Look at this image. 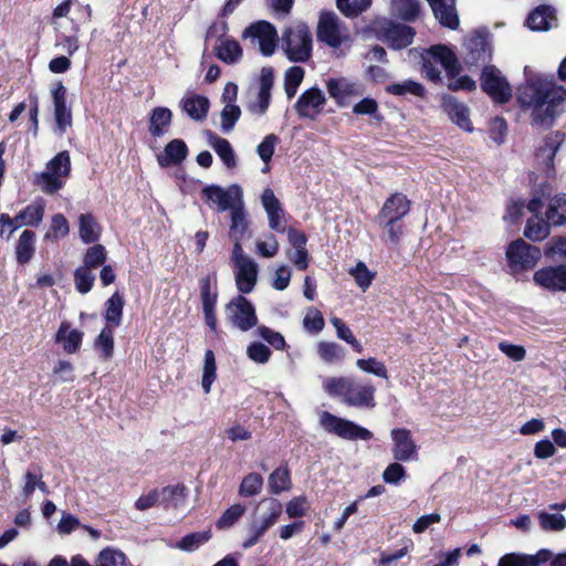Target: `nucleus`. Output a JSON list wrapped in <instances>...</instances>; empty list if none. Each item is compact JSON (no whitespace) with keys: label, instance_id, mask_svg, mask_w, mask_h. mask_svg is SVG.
Listing matches in <instances>:
<instances>
[{"label":"nucleus","instance_id":"nucleus-1","mask_svg":"<svg viewBox=\"0 0 566 566\" xmlns=\"http://www.w3.org/2000/svg\"><path fill=\"white\" fill-rule=\"evenodd\" d=\"M566 90L541 76L528 78L517 88V103L524 111L532 108L533 126L549 128L563 113Z\"/></svg>","mask_w":566,"mask_h":566},{"label":"nucleus","instance_id":"nucleus-2","mask_svg":"<svg viewBox=\"0 0 566 566\" xmlns=\"http://www.w3.org/2000/svg\"><path fill=\"white\" fill-rule=\"evenodd\" d=\"M412 202L399 191L391 193L375 217L377 226L384 230L392 245H399L405 232L403 219L411 210Z\"/></svg>","mask_w":566,"mask_h":566},{"label":"nucleus","instance_id":"nucleus-3","mask_svg":"<svg viewBox=\"0 0 566 566\" xmlns=\"http://www.w3.org/2000/svg\"><path fill=\"white\" fill-rule=\"evenodd\" d=\"M282 50L291 62L305 63L312 57L313 38L306 23L286 28L282 35Z\"/></svg>","mask_w":566,"mask_h":566},{"label":"nucleus","instance_id":"nucleus-4","mask_svg":"<svg viewBox=\"0 0 566 566\" xmlns=\"http://www.w3.org/2000/svg\"><path fill=\"white\" fill-rule=\"evenodd\" d=\"M505 256L512 274L533 270L541 260V249L518 238L509 243Z\"/></svg>","mask_w":566,"mask_h":566},{"label":"nucleus","instance_id":"nucleus-5","mask_svg":"<svg viewBox=\"0 0 566 566\" xmlns=\"http://www.w3.org/2000/svg\"><path fill=\"white\" fill-rule=\"evenodd\" d=\"M198 285L205 323L209 329L217 335V303L219 297L217 272L200 277Z\"/></svg>","mask_w":566,"mask_h":566},{"label":"nucleus","instance_id":"nucleus-6","mask_svg":"<svg viewBox=\"0 0 566 566\" xmlns=\"http://www.w3.org/2000/svg\"><path fill=\"white\" fill-rule=\"evenodd\" d=\"M566 139L565 133L554 130L546 135L543 144L537 146L534 151L537 168L541 169L546 179H555V156Z\"/></svg>","mask_w":566,"mask_h":566},{"label":"nucleus","instance_id":"nucleus-7","mask_svg":"<svg viewBox=\"0 0 566 566\" xmlns=\"http://www.w3.org/2000/svg\"><path fill=\"white\" fill-rule=\"evenodd\" d=\"M481 90L495 103L506 104L512 99L513 91L509 81L494 65H485L480 76Z\"/></svg>","mask_w":566,"mask_h":566},{"label":"nucleus","instance_id":"nucleus-8","mask_svg":"<svg viewBox=\"0 0 566 566\" xmlns=\"http://www.w3.org/2000/svg\"><path fill=\"white\" fill-rule=\"evenodd\" d=\"M321 424L329 433H333L345 440H363L373 439V432L368 429L355 423L354 421L339 418L328 411L321 415Z\"/></svg>","mask_w":566,"mask_h":566},{"label":"nucleus","instance_id":"nucleus-9","mask_svg":"<svg viewBox=\"0 0 566 566\" xmlns=\"http://www.w3.org/2000/svg\"><path fill=\"white\" fill-rule=\"evenodd\" d=\"M228 322L242 332H248L258 325V316L253 304L244 296L237 295L226 304Z\"/></svg>","mask_w":566,"mask_h":566},{"label":"nucleus","instance_id":"nucleus-10","mask_svg":"<svg viewBox=\"0 0 566 566\" xmlns=\"http://www.w3.org/2000/svg\"><path fill=\"white\" fill-rule=\"evenodd\" d=\"M201 193L207 201L217 205L219 212L232 211L235 205L243 202L242 188L237 184L230 185L227 189L218 185H209L202 189Z\"/></svg>","mask_w":566,"mask_h":566},{"label":"nucleus","instance_id":"nucleus-11","mask_svg":"<svg viewBox=\"0 0 566 566\" xmlns=\"http://www.w3.org/2000/svg\"><path fill=\"white\" fill-rule=\"evenodd\" d=\"M242 39L258 40L261 53L271 56L275 51L279 35L272 23L261 20L247 27L242 32Z\"/></svg>","mask_w":566,"mask_h":566},{"label":"nucleus","instance_id":"nucleus-12","mask_svg":"<svg viewBox=\"0 0 566 566\" xmlns=\"http://www.w3.org/2000/svg\"><path fill=\"white\" fill-rule=\"evenodd\" d=\"M316 36L319 42L333 49H338L343 42L349 38L347 34H342L340 20L333 11H324L321 13Z\"/></svg>","mask_w":566,"mask_h":566},{"label":"nucleus","instance_id":"nucleus-13","mask_svg":"<svg viewBox=\"0 0 566 566\" xmlns=\"http://www.w3.org/2000/svg\"><path fill=\"white\" fill-rule=\"evenodd\" d=\"M465 62L470 66L490 65L492 59V48L489 40V33L474 32L468 40Z\"/></svg>","mask_w":566,"mask_h":566},{"label":"nucleus","instance_id":"nucleus-14","mask_svg":"<svg viewBox=\"0 0 566 566\" xmlns=\"http://www.w3.org/2000/svg\"><path fill=\"white\" fill-rule=\"evenodd\" d=\"M390 436L394 442L391 452L396 461L408 462L417 459L418 447L409 429L395 428Z\"/></svg>","mask_w":566,"mask_h":566},{"label":"nucleus","instance_id":"nucleus-15","mask_svg":"<svg viewBox=\"0 0 566 566\" xmlns=\"http://www.w3.org/2000/svg\"><path fill=\"white\" fill-rule=\"evenodd\" d=\"M326 103L324 93L318 87L304 91L297 98L294 108L301 118L315 119Z\"/></svg>","mask_w":566,"mask_h":566},{"label":"nucleus","instance_id":"nucleus-16","mask_svg":"<svg viewBox=\"0 0 566 566\" xmlns=\"http://www.w3.org/2000/svg\"><path fill=\"white\" fill-rule=\"evenodd\" d=\"M441 108L450 120L464 132H473L469 107L451 94H442Z\"/></svg>","mask_w":566,"mask_h":566},{"label":"nucleus","instance_id":"nucleus-17","mask_svg":"<svg viewBox=\"0 0 566 566\" xmlns=\"http://www.w3.org/2000/svg\"><path fill=\"white\" fill-rule=\"evenodd\" d=\"M66 95V87L61 81L57 82L52 90V98L55 124L61 133H65L66 128L71 127L73 122L72 109L67 106Z\"/></svg>","mask_w":566,"mask_h":566},{"label":"nucleus","instance_id":"nucleus-18","mask_svg":"<svg viewBox=\"0 0 566 566\" xmlns=\"http://www.w3.org/2000/svg\"><path fill=\"white\" fill-rule=\"evenodd\" d=\"M262 206L268 214L269 227L271 230L283 233L286 230L284 220V210L280 200L271 188H265L261 195Z\"/></svg>","mask_w":566,"mask_h":566},{"label":"nucleus","instance_id":"nucleus-19","mask_svg":"<svg viewBox=\"0 0 566 566\" xmlns=\"http://www.w3.org/2000/svg\"><path fill=\"white\" fill-rule=\"evenodd\" d=\"M274 84V72L272 67H263L260 76V88L254 102L249 103L248 109L252 114L262 116L271 104V91Z\"/></svg>","mask_w":566,"mask_h":566},{"label":"nucleus","instance_id":"nucleus-20","mask_svg":"<svg viewBox=\"0 0 566 566\" xmlns=\"http://www.w3.org/2000/svg\"><path fill=\"white\" fill-rule=\"evenodd\" d=\"M424 54L433 62L440 63L446 70L447 76L455 78L461 73V65L457 54L444 44H434L426 50Z\"/></svg>","mask_w":566,"mask_h":566},{"label":"nucleus","instance_id":"nucleus-21","mask_svg":"<svg viewBox=\"0 0 566 566\" xmlns=\"http://www.w3.org/2000/svg\"><path fill=\"white\" fill-rule=\"evenodd\" d=\"M534 282L549 291L566 292V265L546 266L534 273Z\"/></svg>","mask_w":566,"mask_h":566},{"label":"nucleus","instance_id":"nucleus-22","mask_svg":"<svg viewBox=\"0 0 566 566\" xmlns=\"http://www.w3.org/2000/svg\"><path fill=\"white\" fill-rule=\"evenodd\" d=\"M415 36V28L403 23L390 22L384 28V38L392 50L406 49L413 42Z\"/></svg>","mask_w":566,"mask_h":566},{"label":"nucleus","instance_id":"nucleus-23","mask_svg":"<svg viewBox=\"0 0 566 566\" xmlns=\"http://www.w3.org/2000/svg\"><path fill=\"white\" fill-rule=\"evenodd\" d=\"M376 388L371 382L358 384L353 379L344 402L352 407L374 408Z\"/></svg>","mask_w":566,"mask_h":566},{"label":"nucleus","instance_id":"nucleus-24","mask_svg":"<svg viewBox=\"0 0 566 566\" xmlns=\"http://www.w3.org/2000/svg\"><path fill=\"white\" fill-rule=\"evenodd\" d=\"M438 22L450 30L460 25L455 0H427Z\"/></svg>","mask_w":566,"mask_h":566},{"label":"nucleus","instance_id":"nucleus-25","mask_svg":"<svg viewBox=\"0 0 566 566\" xmlns=\"http://www.w3.org/2000/svg\"><path fill=\"white\" fill-rule=\"evenodd\" d=\"M557 24L556 9L549 4H541L532 10L525 25L532 31H548Z\"/></svg>","mask_w":566,"mask_h":566},{"label":"nucleus","instance_id":"nucleus-26","mask_svg":"<svg viewBox=\"0 0 566 566\" xmlns=\"http://www.w3.org/2000/svg\"><path fill=\"white\" fill-rule=\"evenodd\" d=\"M189 149L185 140L175 138L164 148V151L157 156L160 167H170L180 165L188 156Z\"/></svg>","mask_w":566,"mask_h":566},{"label":"nucleus","instance_id":"nucleus-27","mask_svg":"<svg viewBox=\"0 0 566 566\" xmlns=\"http://www.w3.org/2000/svg\"><path fill=\"white\" fill-rule=\"evenodd\" d=\"M234 279L238 291L242 294L251 293L258 282V264L252 260L234 266Z\"/></svg>","mask_w":566,"mask_h":566},{"label":"nucleus","instance_id":"nucleus-28","mask_svg":"<svg viewBox=\"0 0 566 566\" xmlns=\"http://www.w3.org/2000/svg\"><path fill=\"white\" fill-rule=\"evenodd\" d=\"M124 295L115 291L104 303L103 318L106 327L117 328L122 325L124 314Z\"/></svg>","mask_w":566,"mask_h":566},{"label":"nucleus","instance_id":"nucleus-29","mask_svg":"<svg viewBox=\"0 0 566 566\" xmlns=\"http://www.w3.org/2000/svg\"><path fill=\"white\" fill-rule=\"evenodd\" d=\"M84 338V333L80 329H71L69 322L64 321L60 324L55 334V342L62 344L66 354H75L80 350Z\"/></svg>","mask_w":566,"mask_h":566},{"label":"nucleus","instance_id":"nucleus-30","mask_svg":"<svg viewBox=\"0 0 566 566\" xmlns=\"http://www.w3.org/2000/svg\"><path fill=\"white\" fill-rule=\"evenodd\" d=\"M172 112L168 107L157 106L149 113L148 132L154 138H160L169 132Z\"/></svg>","mask_w":566,"mask_h":566},{"label":"nucleus","instance_id":"nucleus-31","mask_svg":"<svg viewBox=\"0 0 566 566\" xmlns=\"http://www.w3.org/2000/svg\"><path fill=\"white\" fill-rule=\"evenodd\" d=\"M180 107L192 120L202 122L207 118L210 102L203 95L192 94L181 99Z\"/></svg>","mask_w":566,"mask_h":566},{"label":"nucleus","instance_id":"nucleus-32","mask_svg":"<svg viewBox=\"0 0 566 566\" xmlns=\"http://www.w3.org/2000/svg\"><path fill=\"white\" fill-rule=\"evenodd\" d=\"M36 234L33 230L25 229L15 243V260L18 264H28L35 254Z\"/></svg>","mask_w":566,"mask_h":566},{"label":"nucleus","instance_id":"nucleus-33","mask_svg":"<svg viewBox=\"0 0 566 566\" xmlns=\"http://www.w3.org/2000/svg\"><path fill=\"white\" fill-rule=\"evenodd\" d=\"M229 235L231 239L237 240H244L245 238L251 237L250 221L244 210L243 202L240 205H235V207L231 211V224Z\"/></svg>","mask_w":566,"mask_h":566},{"label":"nucleus","instance_id":"nucleus-34","mask_svg":"<svg viewBox=\"0 0 566 566\" xmlns=\"http://www.w3.org/2000/svg\"><path fill=\"white\" fill-rule=\"evenodd\" d=\"M207 136L209 145L213 148L226 167L230 169L234 168L237 166V156L230 142L210 130Z\"/></svg>","mask_w":566,"mask_h":566},{"label":"nucleus","instance_id":"nucleus-35","mask_svg":"<svg viewBox=\"0 0 566 566\" xmlns=\"http://www.w3.org/2000/svg\"><path fill=\"white\" fill-rule=\"evenodd\" d=\"M216 56L226 64H235L243 56V50L240 43L232 39L226 38L219 45L214 48Z\"/></svg>","mask_w":566,"mask_h":566},{"label":"nucleus","instance_id":"nucleus-36","mask_svg":"<svg viewBox=\"0 0 566 566\" xmlns=\"http://www.w3.org/2000/svg\"><path fill=\"white\" fill-rule=\"evenodd\" d=\"M78 223V234L84 243H95L99 240L102 228L92 213H82Z\"/></svg>","mask_w":566,"mask_h":566},{"label":"nucleus","instance_id":"nucleus-37","mask_svg":"<svg viewBox=\"0 0 566 566\" xmlns=\"http://www.w3.org/2000/svg\"><path fill=\"white\" fill-rule=\"evenodd\" d=\"M552 222L548 219L541 217H533L527 219L524 228V237L533 242H541L545 240L551 233Z\"/></svg>","mask_w":566,"mask_h":566},{"label":"nucleus","instance_id":"nucleus-38","mask_svg":"<svg viewBox=\"0 0 566 566\" xmlns=\"http://www.w3.org/2000/svg\"><path fill=\"white\" fill-rule=\"evenodd\" d=\"M386 92L395 96H403L410 94L419 98H424L427 95L426 87L421 83L413 80H406L401 83H392L387 85Z\"/></svg>","mask_w":566,"mask_h":566},{"label":"nucleus","instance_id":"nucleus-39","mask_svg":"<svg viewBox=\"0 0 566 566\" xmlns=\"http://www.w3.org/2000/svg\"><path fill=\"white\" fill-rule=\"evenodd\" d=\"M392 9L396 15L406 22L417 21L421 12L419 0H392Z\"/></svg>","mask_w":566,"mask_h":566},{"label":"nucleus","instance_id":"nucleus-40","mask_svg":"<svg viewBox=\"0 0 566 566\" xmlns=\"http://www.w3.org/2000/svg\"><path fill=\"white\" fill-rule=\"evenodd\" d=\"M46 201L42 197L35 198L30 205L21 210L27 227H39L44 218Z\"/></svg>","mask_w":566,"mask_h":566},{"label":"nucleus","instance_id":"nucleus-41","mask_svg":"<svg viewBox=\"0 0 566 566\" xmlns=\"http://www.w3.org/2000/svg\"><path fill=\"white\" fill-rule=\"evenodd\" d=\"M546 218L553 226L566 223V193H558L551 199L546 210Z\"/></svg>","mask_w":566,"mask_h":566},{"label":"nucleus","instance_id":"nucleus-42","mask_svg":"<svg viewBox=\"0 0 566 566\" xmlns=\"http://www.w3.org/2000/svg\"><path fill=\"white\" fill-rule=\"evenodd\" d=\"M292 486L291 473L287 467H279L269 475V489L272 494H281Z\"/></svg>","mask_w":566,"mask_h":566},{"label":"nucleus","instance_id":"nucleus-43","mask_svg":"<svg viewBox=\"0 0 566 566\" xmlns=\"http://www.w3.org/2000/svg\"><path fill=\"white\" fill-rule=\"evenodd\" d=\"M114 329L104 326L94 340V347L104 360L111 359L114 355Z\"/></svg>","mask_w":566,"mask_h":566},{"label":"nucleus","instance_id":"nucleus-44","mask_svg":"<svg viewBox=\"0 0 566 566\" xmlns=\"http://www.w3.org/2000/svg\"><path fill=\"white\" fill-rule=\"evenodd\" d=\"M331 323L336 331V335L339 339L346 342L352 346L355 353H363L364 347L361 343L356 338L352 329L346 325V323L339 317H332Z\"/></svg>","mask_w":566,"mask_h":566},{"label":"nucleus","instance_id":"nucleus-45","mask_svg":"<svg viewBox=\"0 0 566 566\" xmlns=\"http://www.w3.org/2000/svg\"><path fill=\"white\" fill-rule=\"evenodd\" d=\"M46 171L60 176V178H66L71 174V157L67 150L57 153L46 164Z\"/></svg>","mask_w":566,"mask_h":566},{"label":"nucleus","instance_id":"nucleus-46","mask_svg":"<svg viewBox=\"0 0 566 566\" xmlns=\"http://www.w3.org/2000/svg\"><path fill=\"white\" fill-rule=\"evenodd\" d=\"M326 88L329 96L334 98L336 104L340 107L346 106L345 99L353 92V86L339 78H329L326 82Z\"/></svg>","mask_w":566,"mask_h":566},{"label":"nucleus","instance_id":"nucleus-47","mask_svg":"<svg viewBox=\"0 0 566 566\" xmlns=\"http://www.w3.org/2000/svg\"><path fill=\"white\" fill-rule=\"evenodd\" d=\"M107 260V250L103 244L95 243L94 245L86 249L83 265L86 269L95 270L103 264H105Z\"/></svg>","mask_w":566,"mask_h":566},{"label":"nucleus","instance_id":"nucleus-48","mask_svg":"<svg viewBox=\"0 0 566 566\" xmlns=\"http://www.w3.org/2000/svg\"><path fill=\"white\" fill-rule=\"evenodd\" d=\"M373 0H336L339 12L349 19L359 17L370 6Z\"/></svg>","mask_w":566,"mask_h":566},{"label":"nucleus","instance_id":"nucleus-49","mask_svg":"<svg viewBox=\"0 0 566 566\" xmlns=\"http://www.w3.org/2000/svg\"><path fill=\"white\" fill-rule=\"evenodd\" d=\"M317 354L327 364L342 361L345 358L344 348L335 342H319L317 344Z\"/></svg>","mask_w":566,"mask_h":566},{"label":"nucleus","instance_id":"nucleus-50","mask_svg":"<svg viewBox=\"0 0 566 566\" xmlns=\"http://www.w3.org/2000/svg\"><path fill=\"white\" fill-rule=\"evenodd\" d=\"M212 536L210 530L187 534L177 543V547L185 552H192L207 543Z\"/></svg>","mask_w":566,"mask_h":566},{"label":"nucleus","instance_id":"nucleus-51","mask_svg":"<svg viewBox=\"0 0 566 566\" xmlns=\"http://www.w3.org/2000/svg\"><path fill=\"white\" fill-rule=\"evenodd\" d=\"M70 232L69 221L63 213H55L51 218V223L48 232L44 235L46 241H57L66 237Z\"/></svg>","mask_w":566,"mask_h":566},{"label":"nucleus","instance_id":"nucleus-52","mask_svg":"<svg viewBox=\"0 0 566 566\" xmlns=\"http://www.w3.org/2000/svg\"><path fill=\"white\" fill-rule=\"evenodd\" d=\"M247 507L243 504L235 503L228 507L217 520L216 527L218 530H228L232 527L245 513Z\"/></svg>","mask_w":566,"mask_h":566},{"label":"nucleus","instance_id":"nucleus-53","mask_svg":"<svg viewBox=\"0 0 566 566\" xmlns=\"http://www.w3.org/2000/svg\"><path fill=\"white\" fill-rule=\"evenodd\" d=\"M263 478L260 473L252 472L247 474L240 485L239 494L242 497H251L258 495L262 491Z\"/></svg>","mask_w":566,"mask_h":566},{"label":"nucleus","instance_id":"nucleus-54","mask_svg":"<svg viewBox=\"0 0 566 566\" xmlns=\"http://www.w3.org/2000/svg\"><path fill=\"white\" fill-rule=\"evenodd\" d=\"M34 184L41 188L44 193L53 195L64 187V180L49 171H42L36 175Z\"/></svg>","mask_w":566,"mask_h":566},{"label":"nucleus","instance_id":"nucleus-55","mask_svg":"<svg viewBox=\"0 0 566 566\" xmlns=\"http://www.w3.org/2000/svg\"><path fill=\"white\" fill-rule=\"evenodd\" d=\"M305 75L302 66H291L284 74V90L289 98L293 97Z\"/></svg>","mask_w":566,"mask_h":566},{"label":"nucleus","instance_id":"nucleus-56","mask_svg":"<svg viewBox=\"0 0 566 566\" xmlns=\"http://www.w3.org/2000/svg\"><path fill=\"white\" fill-rule=\"evenodd\" d=\"M354 378L350 377H332L324 381V389L329 396H339L343 401L346 398L349 386Z\"/></svg>","mask_w":566,"mask_h":566},{"label":"nucleus","instance_id":"nucleus-57","mask_svg":"<svg viewBox=\"0 0 566 566\" xmlns=\"http://www.w3.org/2000/svg\"><path fill=\"white\" fill-rule=\"evenodd\" d=\"M538 523L542 530L546 532H560L566 528V517L563 514H549L541 512Z\"/></svg>","mask_w":566,"mask_h":566},{"label":"nucleus","instance_id":"nucleus-58","mask_svg":"<svg viewBox=\"0 0 566 566\" xmlns=\"http://www.w3.org/2000/svg\"><path fill=\"white\" fill-rule=\"evenodd\" d=\"M217 366L214 354L211 349H207L205 353V365H203V375H202V389L206 394H208L211 389L212 382L217 377Z\"/></svg>","mask_w":566,"mask_h":566},{"label":"nucleus","instance_id":"nucleus-59","mask_svg":"<svg viewBox=\"0 0 566 566\" xmlns=\"http://www.w3.org/2000/svg\"><path fill=\"white\" fill-rule=\"evenodd\" d=\"M73 275L75 289L78 293L87 294L93 289L95 275L92 270L81 265L74 271Z\"/></svg>","mask_w":566,"mask_h":566},{"label":"nucleus","instance_id":"nucleus-60","mask_svg":"<svg viewBox=\"0 0 566 566\" xmlns=\"http://www.w3.org/2000/svg\"><path fill=\"white\" fill-rule=\"evenodd\" d=\"M356 366L364 373L375 375L379 378L388 379V370L382 361L377 360L375 357L359 358L356 360Z\"/></svg>","mask_w":566,"mask_h":566},{"label":"nucleus","instance_id":"nucleus-61","mask_svg":"<svg viewBox=\"0 0 566 566\" xmlns=\"http://www.w3.org/2000/svg\"><path fill=\"white\" fill-rule=\"evenodd\" d=\"M353 113L356 115H369L376 122L381 123L385 117L378 112V103L375 98L365 97L353 107Z\"/></svg>","mask_w":566,"mask_h":566},{"label":"nucleus","instance_id":"nucleus-62","mask_svg":"<svg viewBox=\"0 0 566 566\" xmlns=\"http://www.w3.org/2000/svg\"><path fill=\"white\" fill-rule=\"evenodd\" d=\"M303 327L313 334L322 332L325 327V319L322 312L314 306L308 307L303 318Z\"/></svg>","mask_w":566,"mask_h":566},{"label":"nucleus","instance_id":"nucleus-63","mask_svg":"<svg viewBox=\"0 0 566 566\" xmlns=\"http://www.w3.org/2000/svg\"><path fill=\"white\" fill-rule=\"evenodd\" d=\"M350 275L355 279L356 284L365 292L373 283L376 276L364 262H358L354 269L350 270Z\"/></svg>","mask_w":566,"mask_h":566},{"label":"nucleus","instance_id":"nucleus-64","mask_svg":"<svg viewBox=\"0 0 566 566\" xmlns=\"http://www.w3.org/2000/svg\"><path fill=\"white\" fill-rule=\"evenodd\" d=\"M98 566H126V555L119 549L104 548L98 555Z\"/></svg>","mask_w":566,"mask_h":566}]
</instances>
